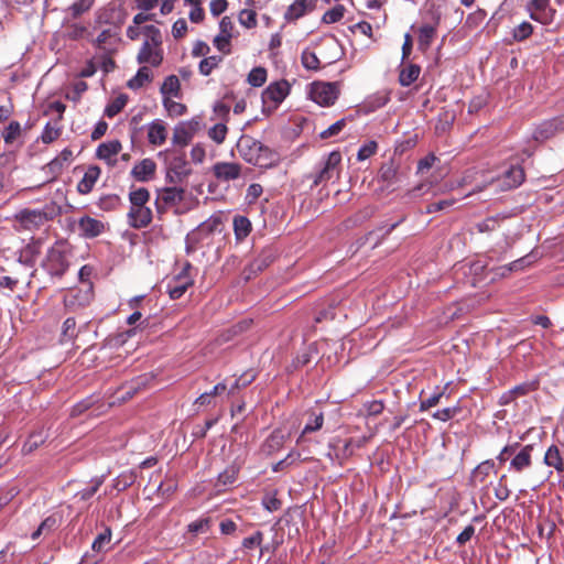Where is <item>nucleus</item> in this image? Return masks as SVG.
<instances>
[{"instance_id":"nucleus-49","label":"nucleus","mask_w":564,"mask_h":564,"mask_svg":"<svg viewBox=\"0 0 564 564\" xmlns=\"http://www.w3.org/2000/svg\"><path fill=\"white\" fill-rule=\"evenodd\" d=\"M64 165L61 163V158H54L50 161L45 166H43V171L50 175L47 181H53L56 176L62 172Z\"/></svg>"},{"instance_id":"nucleus-19","label":"nucleus","mask_w":564,"mask_h":564,"mask_svg":"<svg viewBox=\"0 0 564 564\" xmlns=\"http://www.w3.org/2000/svg\"><path fill=\"white\" fill-rule=\"evenodd\" d=\"M100 169L97 165L89 166L85 172L83 178L77 184V191L80 194H88L91 192L95 183L99 178Z\"/></svg>"},{"instance_id":"nucleus-56","label":"nucleus","mask_w":564,"mask_h":564,"mask_svg":"<svg viewBox=\"0 0 564 564\" xmlns=\"http://www.w3.org/2000/svg\"><path fill=\"white\" fill-rule=\"evenodd\" d=\"M498 227H499V218H497V217H488L476 225L477 230L481 234L494 231Z\"/></svg>"},{"instance_id":"nucleus-24","label":"nucleus","mask_w":564,"mask_h":564,"mask_svg":"<svg viewBox=\"0 0 564 564\" xmlns=\"http://www.w3.org/2000/svg\"><path fill=\"white\" fill-rule=\"evenodd\" d=\"M324 424V414L322 412H312L308 422L305 424L297 443H302L305 440V435L312 432H316L322 429Z\"/></svg>"},{"instance_id":"nucleus-61","label":"nucleus","mask_w":564,"mask_h":564,"mask_svg":"<svg viewBox=\"0 0 564 564\" xmlns=\"http://www.w3.org/2000/svg\"><path fill=\"white\" fill-rule=\"evenodd\" d=\"M380 177L384 182L392 184L393 181L397 178V169L393 166V164H384L380 169Z\"/></svg>"},{"instance_id":"nucleus-46","label":"nucleus","mask_w":564,"mask_h":564,"mask_svg":"<svg viewBox=\"0 0 564 564\" xmlns=\"http://www.w3.org/2000/svg\"><path fill=\"white\" fill-rule=\"evenodd\" d=\"M239 23L248 29L257 25V13L253 10L243 9L238 17Z\"/></svg>"},{"instance_id":"nucleus-2","label":"nucleus","mask_w":564,"mask_h":564,"mask_svg":"<svg viewBox=\"0 0 564 564\" xmlns=\"http://www.w3.org/2000/svg\"><path fill=\"white\" fill-rule=\"evenodd\" d=\"M59 213L61 207L56 203L51 202L41 209H22L14 215V219L19 224V230L34 231L50 220H53Z\"/></svg>"},{"instance_id":"nucleus-4","label":"nucleus","mask_w":564,"mask_h":564,"mask_svg":"<svg viewBox=\"0 0 564 564\" xmlns=\"http://www.w3.org/2000/svg\"><path fill=\"white\" fill-rule=\"evenodd\" d=\"M341 154L338 151L330 152L321 163V169L313 175V184L318 186L339 177Z\"/></svg>"},{"instance_id":"nucleus-63","label":"nucleus","mask_w":564,"mask_h":564,"mask_svg":"<svg viewBox=\"0 0 564 564\" xmlns=\"http://www.w3.org/2000/svg\"><path fill=\"white\" fill-rule=\"evenodd\" d=\"M262 540H263L262 532L256 531L252 535L243 539L242 546L246 549H252L253 546L261 545Z\"/></svg>"},{"instance_id":"nucleus-26","label":"nucleus","mask_w":564,"mask_h":564,"mask_svg":"<svg viewBox=\"0 0 564 564\" xmlns=\"http://www.w3.org/2000/svg\"><path fill=\"white\" fill-rule=\"evenodd\" d=\"M181 84L180 79L175 75L167 76L162 86L161 94L165 97H180Z\"/></svg>"},{"instance_id":"nucleus-41","label":"nucleus","mask_w":564,"mask_h":564,"mask_svg":"<svg viewBox=\"0 0 564 564\" xmlns=\"http://www.w3.org/2000/svg\"><path fill=\"white\" fill-rule=\"evenodd\" d=\"M87 33V28L78 23L65 25V36L69 40H79Z\"/></svg>"},{"instance_id":"nucleus-54","label":"nucleus","mask_w":564,"mask_h":564,"mask_svg":"<svg viewBox=\"0 0 564 564\" xmlns=\"http://www.w3.org/2000/svg\"><path fill=\"white\" fill-rule=\"evenodd\" d=\"M76 336V321L73 317H68L63 323L62 337L63 340H70Z\"/></svg>"},{"instance_id":"nucleus-47","label":"nucleus","mask_w":564,"mask_h":564,"mask_svg":"<svg viewBox=\"0 0 564 564\" xmlns=\"http://www.w3.org/2000/svg\"><path fill=\"white\" fill-rule=\"evenodd\" d=\"M227 131L228 130L225 124L217 123L208 130V137L217 144H220L225 141Z\"/></svg>"},{"instance_id":"nucleus-45","label":"nucleus","mask_w":564,"mask_h":564,"mask_svg":"<svg viewBox=\"0 0 564 564\" xmlns=\"http://www.w3.org/2000/svg\"><path fill=\"white\" fill-rule=\"evenodd\" d=\"M254 378L256 376L252 371L245 372L235 380L234 384L228 390V394H234L240 388L249 386L254 380Z\"/></svg>"},{"instance_id":"nucleus-38","label":"nucleus","mask_w":564,"mask_h":564,"mask_svg":"<svg viewBox=\"0 0 564 564\" xmlns=\"http://www.w3.org/2000/svg\"><path fill=\"white\" fill-rule=\"evenodd\" d=\"M495 463L491 459L485 460L480 463L475 470L473 471V478L474 480H478L479 482H484L486 480V477L490 474V471L494 469Z\"/></svg>"},{"instance_id":"nucleus-37","label":"nucleus","mask_w":564,"mask_h":564,"mask_svg":"<svg viewBox=\"0 0 564 564\" xmlns=\"http://www.w3.org/2000/svg\"><path fill=\"white\" fill-rule=\"evenodd\" d=\"M223 61L221 56L213 55L206 57L199 63V73L204 76H208Z\"/></svg>"},{"instance_id":"nucleus-35","label":"nucleus","mask_w":564,"mask_h":564,"mask_svg":"<svg viewBox=\"0 0 564 564\" xmlns=\"http://www.w3.org/2000/svg\"><path fill=\"white\" fill-rule=\"evenodd\" d=\"M234 229L238 239L247 237L251 230V223L245 216H236L234 218Z\"/></svg>"},{"instance_id":"nucleus-50","label":"nucleus","mask_w":564,"mask_h":564,"mask_svg":"<svg viewBox=\"0 0 564 564\" xmlns=\"http://www.w3.org/2000/svg\"><path fill=\"white\" fill-rule=\"evenodd\" d=\"M210 528V520L207 518L196 520L188 524L187 530L189 533L197 535L200 533H207Z\"/></svg>"},{"instance_id":"nucleus-5","label":"nucleus","mask_w":564,"mask_h":564,"mask_svg":"<svg viewBox=\"0 0 564 564\" xmlns=\"http://www.w3.org/2000/svg\"><path fill=\"white\" fill-rule=\"evenodd\" d=\"M339 96L337 83L314 82L311 84L310 97L322 107H329L335 104Z\"/></svg>"},{"instance_id":"nucleus-62","label":"nucleus","mask_w":564,"mask_h":564,"mask_svg":"<svg viewBox=\"0 0 564 564\" xmlns=\"http://www.w3.org/2000/svg\"><path fill=\"white\" fill-rule=\"evenodd\" d=\"M93 295V286L91 284H88L86 290H78L76 295H74V299L79 300V306H85L91 301Z\"/></svg>"},{"instance_id":"nucleus-30","label":"nucleus","mask_w":564,"mask_h":564,"mask_svg":"<svg viewBox=\"0 0 564 564\" xmlns=\"http://www.w3.org/2000/svg\"><path fill=\"white\" fill-rule=\"evenodd\" d=\"M506 185L508 188L519 186L524 180V171L521 166H511L505 173Z\"/></svg>"},{"instance_id":"nucleus-27","label":"nucleus","mask_w":564,"mask_h":564,"mask_svg":"<svg viewBox=\"0 0 564 564\" xmlns=\"http://www.w3.org/2000/svg\"><path fill=\"white\" fill-rule=\"evenodd\" d=\"M420 73L421 68L419 65L409 64L401 69L399 82L402 86L408 87L417 79Z\"/></svg>"},{"instance_id":"nucleus-40","label":"nucleus","mask_w":564,"mask_h":564,"mask_svg":"<svg viewBox=\"0 0 564 564\" xmlns=\"http://www.w3.org/2000/svg\"><path fill=\"white\" fill-rule=\"evenodd\" d=\"M93 4L94 0H77L67 9V11L70 13L72 18L76 19L87 12Z\"/></svg>"},{"instance_id":"nucleus-48","label":"nucleus","mask_w":564,"mask_h":564,"mask_svg":"<svg viewBox=\"0 0 564 564\" xmlns=\"http://www.w3.org/2000/svg\"><path fill=\"white\" fill-rule=\"evenodd\" d=\"M64 165L61 163V158H54L50 161L45 166H43V171L50 175L47 181H53L56 176L62 172Z\"/></svg>"},{"instance_id":"nucleus-1","label":"nucleus","mask_w":564,"mask_h":564,"mask_svg":"<svg viewBox=\"0 0 564 564\" xmlns=\"http://www.w3.org/2000/svg\"><path fill=\"white\" fill-rule=\"evenodd\" d=\"M237 150L246 162L259 167L273 166L279 160L273 150L250 135H242L239 139Z\"/></svg>"},{"instance_id":"nucleus-33","label":"nucleus","mask_w":564,"mask_h":564,"mask_svg":"<svg viewBox=\"0 0 564 564\" xmlns=\"http://www.w3.org/2000/svg\"><path fill=\"white\" fill-rule=\"evenodd\" d=\"M151 80V72L147 66L139 68L135 76L128 82L131 89L141 88L147 82Z\"/></svg>"},{"instance_id":"nucleus-22","label":"nucleus","mask_w":564,"mask_h":564,"mask_svg":"<svg viewBox=\"0 0 564 564\" xmlns=\"http://www.w3.org/2000/svg\"><path fill=\"white\" fill-rule=\"evenodd\" d=\"M543 460L546 466L555 468L557 473L564 471V459L556 445H552L547 448Z\"/></svg>"},{"instance_id":"nucleus-9","label":"nucleus","mask_w":564,"mask_h":564,"mask_svg":"<svg viewBox=\"0 0 564 564\" xmlns=\"http://www.w3.org/2000/svg\"><path fill=\"white\" fill-rule=\"evenodd\" d=\"M561 131H564V117L543 121L535 128L532 137L535 141L543 142Z\"/></svg>"},{"instance_id":"nucleus-53","label":"nucleus","mask_w":564,"mask_h":564,"mask_svg":"<svg viewBox=\"0 0 564 564\" xmlns=\"http://www.w3.org/2000/svg\"><path fill=\"white\" fill-rule=\"evenodd\" d=\"M533 32V26L529 22H522L513 30V39L516 41H523L528 39Z\"/></svg>"},{"instance_id":"nucleus-29","label":"nucleus","mask_w":564,"mask_h":564,"mask_svg":"<svg viewBox=\"0 0 564 564\" xmlns=\"http://www.w3.org/2000/svg\"><path fill=\"white\" fill-rule=\"evenodd\" d=\"M62 133V126L59 122H48L42 132L41 140L45 144H50L57 140L61 137Z\"/></svg>"},{"instance_id":"nucleus-39","label":"nucleus","mask_w":564,"mask_h":564,"mask_svg":"<svg viewBox=\"0 0 564 564\" xmlns=\"http://www.w3.org/2000/svg\"><path fill=\"white\" fill-rule=\"evenodd\" d=\"M163 106L170 116L180 117L185 113L186 106L172 99V97L163 98Z\"/></svg>"},{"instance_id":"nucleus-6","label":"nucleus","mask_w":564,"mask_h":564,"mask_svg":"<svg viewBox=\"0 0 564 564\" xmlns=\"http://www.w3.org/2000/svg\"><path fill=\"white\" fill-rule=\"evenodd\" d=\"M185 191L177 186H166L158 188L155 207L158 213H164L171 207L176 206L184 199Z\"/></svg>"},{"instance_id":"nucleus-42","label":"nucleus","mask_w":564,"mask_h":564,"mask_svg":"<svg viewBox=\"0 0 564 564\" xmlns=\"http://www.w3.org/2000/svg\"><path fill=\"white\" fill-rule=\"evenodd\" d=\"M57 524H58V521H57L56 517H54V516L47 517L40 524L37 530L32 533V540L39 539L42 533H47V532L53 531L57 527Z\"/></svg>"},{"instance_id":"nucleus-52","label":"nucleus","mask_w":564,"mask_h":564,"mask_svg":"<svg viewBox=\"0 0 564 564\" xmlns=\"http://www.w3.org/2000/svg\"><path fill=\"white\" fill-rule=\"evenodd\" d=\"M21 126L18 121H11L3 132L4 142L10 144L20 135Z\"/></svg>"},{"instance_id":"nucleus-32","label":"nucleus","mask_w":564,"mask_h":564,"mask_svg":"<svg viewBox=\"0 0 564 564\" xmlns=\"http://www.w3.org/2000/svg\"><path fill=\"white\" fill-rule=\"evenodd\" d=\"M150 200V193L145 187L134 188L129 193V202L131 206L147 205Z\"/></svg>"},{"instance_id":"nucleus-51","label":"nucleus","mask_w":564,"mask_h":564,"mask_svg":"<svg viewBox=\"0 0 564 564\" xmlns=\"http://www.w3.org/2000/svg\"><path fill=\"white\" fill-rule=\"evenodd\" d=\"M302 64L306 69L317 70L319 68V59L314 52L304 51L302 53Z\"/></svg>"},{"instance_id":"nucleus-34","label":"nucleus","mask_w":564,"mask_h":564,"mask_svg":"<svg viewBox=\"0 0 564 564\" xmlns=\"http://www.w3.org/2000/svg\"><path fill=\"white\" fill-rule=\"evenodd\" d=\"M267 69L264 67H254L250 70L247 82L252 87H261L267 80Z\"/></svg>"},{"instance_id":"nucleus-57","label":"nucleus","mask_w":564,"mask_h":564,"mask_svg":"<svg viewBox=\"0 0 564 564\" xmlns=\"http://www.w3.org/2000/svg\"><path fill=\"white\" fill-rule=\"evenodd\" d=\"M346 126V120L340 119L332 124L329 128L321 132L322 139H328L330 137L337 135Z\"/></svg>"},{"instance_id":"nucleus-3","label":"nucleus","mask_w":564,"mask_h":564,"mask_svg":"<svg viewBox=\"0 0 564 564\" xmlns=\"http://www.w3.org/2000/svg\"><path fill=\"white\" fill-rule=\"evenodd\" d=\"M43 267L51 275L63 276L69 267L66 245L57 242L50 248Z\"/></svg>"},{"instance_id":"nucleus-10","label":"nucleus","mask_w":564,"mask_h":564,"mask_svg":"<svg viewBox=\"0 0 564 564\" xmlns=\"http://www.w3.org/2000/svg\"><path fill=\"white\" fill-rule=\"evenodd\" d=\"M137 61L139 64H149L153 67L160 66L163 61L162 45L143 43L138 53Z\"/></svg>"},{"instance_id":"nucleus-11","label":"nucleus","mask_w":564,"mask_h":564,"mask_svg":"<svg viewBox=\"0 0 564 564\" xmlns=\"http://www.w3.org/2000/svg\"><path fill=\"white\" fill-rule=\"evenodd\" d=\"M129 225L134 229L148 227L152 221V210L147 205L130 206L128 213Z\"/></svg>"},{"instance_id":"nucleus-13","label":"nucleus","mask_w":564,"mask_h":564,"mask_svg":"<svg viewBox=\"0 0 564 564\" xmlns=\"http://www.w3.org/2000/svg\"><path fill=\"white\" fill-rule=\"evenodd\" d=\"M213 173L219 181H234L240 176L241 165L232 162H218L213 166Z\"/></svg>"},{"instance_id":"nucleus-20","label":"nucleus","mask_w":564,"mask_h":564,"mask_svg":"<svg viewBox=\"0 0 564 564\" xmlns=\"http://www.w3.org/2000/svg\"><path fill=\"white\" fill-rule=\"evenodd\" d=\"M167 138V129L162 121H153L148 129V140L152 145H162Z\"/></svg>"},{"instance_id":"nucleus-64","label":"nucleus","mask_w":564,"mask_h":564,"mask_svg":"<svg viewBox=\"0 0 564 564\" xmlns=\"http://www.w3.org/2000/svg\"><path fill=\"white\" fill-rule=\"evenodd\" d=\"M457 412H458L457 408H445V409L436 411L433 414V417L445 422V421L453 419Z\"/></svg>"},{"instance_id":"nucleus-43","label":"nucleus","mask_w":564,"mask_h":564,"mask_svg":"<svg viewBox=\"0 0 564 564\" xmlns=\"http://www.w3.org/2000/svg\"><path fill=\"white\" fill-rule=\"evenodd\" d=\"M345 13V7L341 4L335 6L333 9L326 11L322 18V21L327 24L338 22Z\"/></svg>"},{"instance_id":"nucleus-23","label":"nucleus","mask_w":564,"mask_h":564,"mask_svg":"<svg viewBox=\"0 0 564 564\" xmlns=\"http://www.w3.org/2000/svg\"><path fill=\"white\" fill-rule=\"evenodd\" d=\"M167 167H170V171L175 172L177 175L188 176L191 174V170L184 153H175L169 160Z\"/></svg>"},{"instance_id":"nucleus-55","label":"nucleus","mask_w":564,"mask_h":564,"mask_svg":"<svg viewBox=\"0 0 564 564\" xmlns=\"http://www.w3.org/2000/svg\"><path fill=\"white\" fill-rule=\"evenodd\" d=\"M377 148H378V144H377L376 141L367 142L366 144H364L359 149V151L357 153V159L359 161H364V160L369 159L370 156H372L377 152Z\"/></svg>"},{"instance_id":"nucleus-25","label":"nucleus","mask_w":564,"mask_h":564,"mask_svg":"<svg viewBox=\"0 0 564 564\" xmlns=\"http://www.w3.org/2000/svg\"><path fill=\"white\" fill-rule=\"evenodd\" d=\"M285 442V435L281 431H273L263 444V449L268 454L280 451Z\"/></svg>"},{"instance_id":"nucleus-28","label":"nucleus","mask_w":564,"mask_h":564,"mask_svg":"<svg viewBox=\"0 0 564 564\" xmlns=\"http://www.w3.org/2000/svg\"><path fill=\"white\" fill-rule=\"evenodd\" d=\"M192 280L188 276L180 275L175 285H169V295L172 300H178L184 295L187 288L192 285Z\"/></svg>"},{"instance_id":"nucleus-18","label":"nucleus","mask_w":564,"mask_h":564,"mask_svg":"<svg viewBox=\"0 0 564 564\" xmlns=\"http://www.w3.org/2000/svg\"><path fill=\"white\" fill-rule=\"evenodd\" d=\"M316 0H296L285 12L286 20H297L315 8Z\"/></svg>"},{"instance_id":"nucleus-58","label":"nucleus","mask_w":564,"mask_h":564,"mask_svg":"<svg viewBox=\"0 0 564 564\" xmlns=\"http://www.w3.org/2000/svg\"><path fill=\"white\" fill-rule=\"evenodd\" d=\"M124 105H126V98H123V97L117 98L113 102H111L109 106H107V108L105 110L106 116H108L109 118L115 117L123 109Z\"/></svg>"},{"instance_id":"nucleus-59","label":"nucleus","mask_w":564,"mask_h":564,"mask_svg":"<svg viewBox=\"0 0 564 564\" xmlns=\"http://www.w3.org/2000/svg\"><path fill=\"white\" fill-rule=\"evenodd\" d=\"M187 33V23L185 19H178L172 26V35L175 40L184 37Z\"/></svg>"},{"instance_id":"nucleus-44","label":"nucleus","mask_w":564,"mask_h":564,"mask_svg":"<svg viewBox=\"0 0 564 564\" xmlns=\"http://www.w3.org/2000/svg\"><path fill=\"white\" fill-rule=\"evenodd\" d=\"M143 33L147 36V40L143 43L162 45V35L161 31L154 25H145L143 28Z\"/></svg>"},{"instance_id":"nucleus-17","label":"nucleus","mask_w":564,"mask_h":564,"mask_svg":"<svg viewBox=\"0 0 564 564\" xmlns=\"http://www.w3.org/2000/svg\"><path fill=\"white\" fill-rule=\"evenodd\" d=\"M118 41V34L112 29H106L94 40V44L100 51L109 53L115 50Z\"/></svg>"},{"instance_id":"nucleus-14","label":"nucleus","mask_w":564,"mask_h":564,"mask_svg":"<svg viewBox=\"0 0 564 564\" xmlns=\"http://www.w3.org/2000/svg\"><path fill=\"white\" fill-rule=\"evenodd\" d=\"M78 230L85 238H95L105 231V224L90 216H84L78 220Z\"/></svg>"},{"instance_id":"nucleus-31","label":"nucleus","mask_w":564,"mask_h":564,"mask_svg":"<svg viewBox=\"0 0 564 564\" xmlns=\"http://www.w3.org/2000/svg\"><path fill=\"white\" fill-rule=\"evenodd\" d=\"M193 139V134L185 128L183 123L174 128L172 141L176 145L186 147Z\"/></svg>"},{"instance_id":"nucleus-60","label":"nucleus","mask_w":564,"mask_h":564,"mask_svg":"<svg viewBox=\"0 0 564 564\" xmlns=\"http://www.w3.org/2000/svg\"><path fill=\"white\" fill-rule=\"evenodd\" d=\"M232 36H226L219 33L214 39V45L223 53L228 54L230 52V40Z\"/></svg>"},{"instance_id":"nucleus-36","label":"nucleus","mask_w":564,"mask_h":564,"mask_svg":"<svg viewBox=\"0 0 564 564\" xmlns=\"http://www.w3.org/2000/svg\"><path fill=\"white\" fill-rule=\"evenodd\" d=\"M111 541V530L109 528H106L104 532L98 534V536L93 542V550L98 553H104L108 550V545Z\"/></svg>"},{"instance_id":"nucleus-12","label":"nucleus","mask_w":564,"mask_h":564,"mask_svg":"<svg viewBox=\"0 0 564 564\" xmlns=\"http://www.w3.org/2000/svg\"><path fill=\"white\" fill-rule=\"evenodd\" d=\"M532 451L533 445L528 444L520 448L510 460L509 469L511 471L521 474L532 466Z\"/></svg>"},{"instance_id":"nucleus-15","label":"nucleus","mask_w":564,"mask_h":564,"mask_svg":"<svg viewBox=\"0 0 564 564\" xmlns=\"http://www.w3.org/2000/svg\"><path fill=\"white\" fill-rule=\"evenodd\" d=\"M156 164L152 159H143L131 170V175L139 182H148L155 175Z\"/></svg>"},{"instance_id":"nucleus-7","label":"nucleus","mask_w":564,"mask_h":564,"mask_svg":"<svg viewBox=\"0 0 564 564\" xmlns=\"http://www.w3.org/2000/svg\"><path fill=\"white\" fill-rule=\"evenodd\" d=\"M290 85L286 80L271 83L262 91V101L264 106L275 109L289 95Z\"/></svg>"},{"instance_id":"nucleus-21","label":"nucleus","mask_w":564,"mask_h":564,"mask_svg":"<svg viewBox=\"0 0 564 564\" xmlns=\"http://www.w3.org/2000/svg\"><path fill=\"white\" fill-rule=\"evenodd\" d=\"M440 18L435 19L434 24H423L419 29V46L421 50L425 51L430 47L432 41L436 34V25L438 24Z\"/></svg>"},{"instance_id":"nucleus-8","label":"nucleus","mask_w":564,"mask_h":564,"mask_svg":"<svg viewBox=\"0 0 564 564\" xmlns=\"http://www.w3.org/2000/svg\"><path fill=\"white\" fill-rule=\"evenodd\" d=\"M530 18L542 24H550L554 20L555 10L551 8L550 0H530L527 4Z\"/></svg>"},{"instance_id":"nucleus-16","label":"nucleus","mask_w":564,"mask_h":564,"mask_svg":"<svg viewBox=\"0 0 564 564\" xmlns=\"http://www.w3.org/2000/svg\"><path fill=\"white\" fill-rule=\"evenodd\" d=\"M122 145L118 140L104 142L98 145L96 155L98 159L106 161L109 165H115L117 154L121 151Z\"/></svg>"}]
</instances>
